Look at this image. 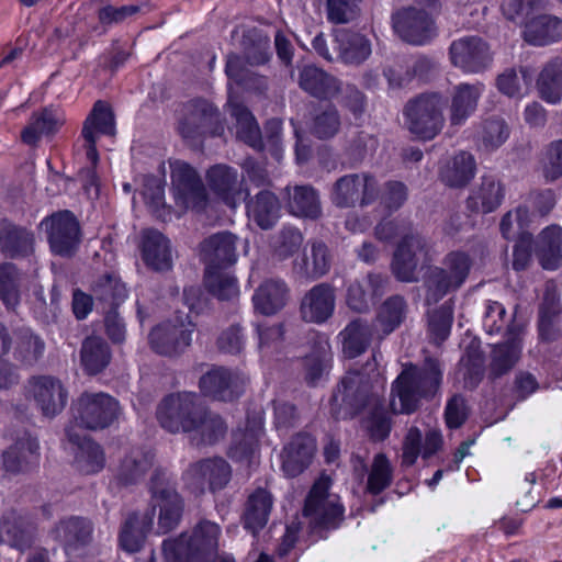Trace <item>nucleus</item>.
<instances>
[{
  "label": "nucleus",
  "mask_w": 562,
  "mask_h": 562,
  "mask_svg": "<svg viewBox=\"0 0 562 562\" xmlns=\"http://www.w3.org/2000/svg\"><path fill=\"white\" fill-rule=\"evenodd\" d=\"M442 382V369L439 360L426 358L418 366L403 364V369L391 386L390 407L394 414L416 412L422 400L437 395Z\"/></svg>",
  "instance_id": "1"
},
{
  "label": "nucleus",
  "mask_w": 562,
  "mask_h": 562,
  "mask_svg": "<svg viewBox=\"0 0 562 562\" xmlns=\"http://www.w3.org/2000/svg\"><path fill=\"white\" fill-rule=\"evenodd\" d=\"M220 527L209 520L201 521L192 536L182 533L179 538L162 543L166 562H214L217 557Z\"/></svg>",
  "instance_id": "2"
},
{
  "label": "nucleus",
  "mask_w": 562,
  "mask_h": 562,
  "mask_svg": "<svg viewBox=\"0 0 562 562\" xmlns=\"http://www.w3.org/2000/svg\"><path fill=\"white\" fill-rule=\"evenodd\" d=\"M434 255L431 240L416 229H408L395 246L391 271L401 282H417L420 271L432 262Z\"/></svg>",
  "instance_id": "3"
},
{
  "label": "nucleus",
  "mask_w": 562,
  "mask_h": 562,
  "mask_svg": "<svg viewBox=\"0 0 562 562\" xmlns=\"http://www.w3.org/2000/svg\"><path fill=\"white\" fill-rule=\"evenodd\" d=\"M471 268L472 259L467 252H448L441 266L430 267L425 277L426 303L436 304L447 294L458 291L469 278Z\"/></svg>",
  "instance_id": "4"
},
{
  "label": "nucleus",
  "mask_w": 562,
  "mask_h": 562,
  "mask_svg": "<svg viewBox=\"0 0 562 562\" xmlns=\"http://www.w3.org/2000/svg\"><path fill=\"white\" fill-rule=\"evenodd\" d=\"M76 426L87 430H103L116 423L122 414L120 402L104 392H83L74 403Z\"/></svg>",
  "instance_id": "5"
},
{
  "label": "nucleus",
  "mask_w": 562,
  "mask_h": 562,
  "mask_svg": "<svg viewBox=\"0 0 562 562\" xmlns=\"http://www.w3.org/2000/svg\"><path fill=\"white\" fill-rule=\"evenodd\" d=\"M330 477L322 475L312 486L303 509L312 528H337L344 518L339 497L329 493Z\"/></svg>",
  "instance_id": "6"
},
{
  "label": "nucleus",
  "mask_w": 562,
  "mask_h": 562,
  "mask_svg": "<svg viewBox=\"0 0 562 562\" xmlns=\"http://www.w3.org/2000/svg\"><path fill=\"white\" fill-rule=\"evenodd\" d=\"M198 394L179 392L166 396L157 407V418L169 432H189L203 409Z\"/></svg>",
  "instance_id": "7"
},
{
  "label": "nucleus",
  "mask_w": 562,
  "mask_h": 562,
  "mask_svg": "<svg viewBox=\"0 0 562 562\" xmlns=\"http://www.w3.org/2000/svg\"><path fill=\"white\" fill-rule=\"evenodd\" d=\"M232 467L222 457H209L191 462L182 473V481L190 492L201 495L206 490L216 493L232 480Z\"/></svg>",
  "instance_id": "8"
},
{
  "label": "nucleus",
  "mask_w": 562,
  "mask_h": 562,
  "mask_svg": "<svg viewBox=\"0 0 562 562\" xmlns=\"http://www.w3.org/2000/svg\"><path fill=\"white\" fill-rule=\"evenodd\" d=\"M441 95L425 93L409 100L404 108L408 130L423 138H434L443 126Z\"/></svg>",
  "instance_id": "9"
},
{
  "label": "nucleus",
  "mask_w": 562,
  "mask_h": 562,
  "mask_svg": "<svg viewBox=\"0 0 562 562\" xmlns=\"http://www.w3.org/2000/svg\"><path fill=\"white\" fill-rule=\"evenodd\" d=\"M379 182L369 172L348 173L339 177L330 191L331 203L339 209L367 206L379 195Z\"/></svg>",
  "instance_id": "10"
},
{
  "label": "nucleus",
  "mask_w": 562,
  "mask_h": 562,
  "mask_svg": "<svg viewBox=\"0 0 562 562\" xmlns=\"http://www.w3.org/2000/svg\"><path fill=\"white\" fill-rule=\"evenodd\" d=\"M44 227L50 251L60 257H72L81 241L82 231L78 218L68 210L58 211L45 217Z\"/></svg>",
  "instance_id": "11"
},
{
  "label": "nucleus",
  "mask_w": 562,
  "mask_h": 562,
  "mask_svg": "<svg viewBox=\"0 0 562 562\" xmlns=\"http://www.w3.org/2000/svg\"><path fill=\"white\" fill-rule=\"evenodd\" d=\"M220 122L218 110L206 100H191L180 108L177 132L187 142H194L206 134L215 135Z\"/></svg>",
  "instance_id": "12"
},
{
  "label": "nucleus",
  "mask_w": 562,
  "mask_h": 562,
  "mask_svg": "<svg viewBox=\"0 0 562 562\" xmlns=\"http://www.w3.org/2000/svg\"><path fill=\"white\" fill-rule=\"evenodd\" d=\"M171 190L175 202L184 210H204L207 193L196 170L183 160H170Z\"/></svg>",
  "instance_id": "13"
},
{
  "label": "nucleus",
  "mask_w": 562,
  "mask_h": 562,
  "mask_svg": "<svg viewBox=\"0 0 562 562\" xmlns=\"http://www.w3.org/2000/svg\"><path fill=\"white\" fill-rule=\"evenodd\" d=\"M25 396L33 400L41 413L48 418L60 414L67 405L68 391L56 376L32 375L24 385Z\"/></svg>",
  "instance_id": "14"
},
{
  "label": "nucleus",
  "mask_w": 562,
  "mask_h": 562,
  "mask_svg": "<svg viewBox=\"0 0 562 562\" xmlns=\"http://www.w3.org/2000/svg\"><path fill=\"white\" fill-rule=\"evenodd\" d=\"M450 61L467 74H480L493 61L490 45L479 36H463L454 40L449 47Z\"/></svg>",
  "instance_id": "15"
},
{
  "label": "nucleus",
  "mask_w": 562,
  "mask_h": 562,
  "mask_svg": "<svg viewBox=\"0 0 562 562\" xmlns=\"http://www.w3.org/2000/svg\"><path fill=\"white\" fill-rule=\"evenodd\" d=\"M394 32L406 43L424 45L436 35L435 22L424 10L407 7L392 14Z\"/></svg>",
  "instance_id": "16"
},
{
  "label": "nucleus",
  "mask_w": 562,
  "mask_h": 562,
  "mask_svg": "<svg viewBox=\"0 0 562 562\" xmlns=\"http://www.w3.org/2000/svg\"><path fill=\"white\" fill-rule=\"evenodd\" d=\"M193 325L183 323H162L151 329L149 344L158 355L176 357L186 351L192 341Z\"/></svg>",
  "instance_id": "17"
},
{
  "label": "nucleus",
  "mask_w": 562,
  "mask_h": 562,
  "mask_svg": "<svg viewBox=\"0 0 562 562\" xmlns=\"http://www.w3.org/2000/svg\"><path fill=\"white\" fill-rule=\"evenodd\" d=\"M336 290L328 282L312 286L302 297L300 314L304 322L311 324L326 323L335 312Z\"/></svg>",
  "instance_id": "18"
},
{
  "label": "nucleus",
  "mask_w": 562,
  "mask_h": 562,
  "mask_svg": "<svg viewBox=\"0 0 562 562\" xmlns=\"http://www.w3.org/2000/svg\"><path fill=\"white\" fill-rule=\"evenodd\" d=\"M370 394L369 378L359 371H350L342 378L333 395V402L344 405L345 414L352 417L367 406Z\"/></svg>",
  "instance_id": "19"
},
{
  "label": "nucleus",
  "mask_w": 562,
  "mask_h": 562,
  "mask_svg": "<svg viewBox=\"0 0 562 562\" xmlns=\"http://www.w3.org/2000/svg\"><path fill=\"white\" fill-rule=\"evenodd\" d=\"M210 190L227 206L236 207L243 196V178L237 169L225 164L210 167L205 175Z\"/></svg>",
  "instance_id": "20"
},
{
  "label": "nucleus",
  "mask_w": 562,
  "mask_h": 562,
  "mask_svg": "<svg viewBox=\"0 0 562 562\" xmlns=\"http://www.w3.org/2000/svg\"><path fill=\"white\" fill-rule=\"evenodd\" d=\"M155 454L145 448H132L120 460L114 479L122 486L137 485L154 469Z\"/></svg>",
  "instance_id": "21"
},
{
  "label": "nucleus",
  "mask_w": 562,
  "mask_h": 562,
  "mask_svg": "<svg viewBox=\"0 0 562 562\" xmlns=\"http://www.w3.org/2000/svg\"><path fill=\"white\" fill-rule=\"evenodd\" d=\"M202 394L217 401L229 402L237 398L241 392L239 376L223 367H213L199 381Z\"/></svg>",
  "instance_id": "22"
},
{
  "label": "nucleus",
  "mask_w": 562,
  "mask_h": 562,
  "mask_svg": "<svg viewBox=\"0 0 562 562\" xmlns=\"http://www.w3.org/2000/svg\"><path fill=\"white\" fill-rule=\"evenodd\" d=\"M93 524L90 519L80 516H70L60 519L52 530L65 551L70 554L89 546L92 541Z\"/></svg>",
  "instance_id": "23"
},
{
  "label": "nucleus",
  "mask_w": 562,
  "mask_h": 562,
  "mask_svg": "<svg viewBox=\"0 0 562 562\" xmlns=\"http://www.w3.org/2000/svg\"><path fill=\"white\" fill-rule=\"evenodd\" d=\"M236 243L237 236L226 231L205 238L200 244V256L207 270L234 265L237 260Z\"/></svg>",
  "instance_id": "24"
},
{
  "label": "nucleus",
  "mask_w": 562,
  "mask_h": 562,
  "mask_svg": "<svg viewBox=\"0 0 562 562\" xmlns=\"http://www.w3.org/2000/svg\"><path fill=\"white\" fill-rule=\"evenodd\" d=\"M408 303L401 294L385 299L376 308L373 319L375 337L379 341L395 331L407 318Z\"/></svg>",
  "instance_id": "25"
},
{
  "label": "nucleus",
  "mask_w": 562,
  "mask_h": 562,
  "mask_svg": "<svg viewBox=\"0 0 562 562\" xmlns=\"http://www.w3.org/2000/svg\"><path fill=\"white\" fill-rule=\"evenodd\" d=\"M299 87L318 100H331L337 97L340 80L324 69L308 64L299 68Z\"/></svg>",
  "instance_id": "26"
},
{
  "label": "nucleus",
  "mask_w": 562,
  "mask_h": 562,
  "mask_svg": "<svg viewBox=\"0 0 562 562\" xmlns=\"http://www.w3.org/2000/svg\"><path fill=\"white\" fill-rule=\"evenodd\" d=\"M38 442L31 436L19 438L2 454V468L10 474H23L38 464Z\"/></svg>",
  "instance_id": "27"
},
{
  "label": "nucleus",
  "mask_w": 562,
  "mask_h": 562,
  "mask_svg": "<svg viewBox=\"0 0 562 562\" xmlns=\"http://www.w3.org/2000/svg\"><path fill=\"white\" fill-rule=\"evenodd\" d=\"M34 531L33 524L14 509L0 517V542L11 548L20 551L29 549L33 543Z\"/></svg>",
  "instance_id": "28"
},
{
  "label": "nucleus",
  "mask_w": 562,
  "mask_h": 562,
  "mask_svg": "<svg viewBox=\"0 0 562 562\" xmlns=\"http://www.w3.org/2000/svg\"><path fill=\"white\" fill-rule=\"evenodd\" d=\"M61 111L53 105L32 113L27 125L21 132V139L29 146H36L42 136H53L65 124Z\"/></svg>",
  "instance_id": "29"
},
{
  "label": "nucleus",
  "mask_w": 562,
  "mask_h": 562,
  "mask_svg": "<svg viewBox=\"0 0 562 562\" xmlns=\"http://www.w3.org/2000/svg\"><path fill=\"white\" fill-rule=\"evenodd\" d=\"M374 336V327L367 319L357 317L350 321L338 334L344 357L355 359L363 355L369 349Z\"/></svg>",
  "instance_id": "30"
},
{
  "label": "nucleus",
  "mask_w": 562,
  "mask_h": 562,
  "mask_svg": "<svg viewBox=\"0 0 562 562\" xmlns=\"http://www.w3.org/2000/svg\"><path fill=\"white\" fill-rule=\"evenodd\" d=\"M316 446L312 437L303 434L294 436L281 452L282 470L285 475L295 477L310 465Z\"/></svg>",
  "instance_id": "31"
},
{
  "label": "nucleus",
  "mask_w": 562,
  "mask_h": 562,
  "mask_svg": "<svg viewBox=\"0 0 562 562\" xmlns=\"http://www.w3.org/2000/svg\"><path fill=\"white\" fill-rule=\"evenodd\" d=\"M521 331V325L510 324L507 341L493 348L488 373L491 379H498L508 373L518 361L521 349L519 339Z\"/></svg>",
  "instance_id": "32"
},
{
  "label": "nucleus",
  "mask_w": 562,
  "mask_h": 562,
  "mask_svg": "<svg viewBox=\"0 0 562 562\" xmlns=\"http://www.w3.org/2000/svg\"><path fill=\"white\" fill-rule=\"evenodd\" d=\"M504 198V184L493 176H483L467 199V206L472 212L487 214L497 210Z\"/></svg>",
  "instance_id": "33"
},
{
  "label": "nucleus",
  "mask_w": 562,
  "mask_h": 562,
  "mask_svg": "<svg viewBox=\"0 0 562 562\" xmlns=\"http://www.w3.org/2000/svg\"><path fill=\"white\" fill-rule=\"evenodd\" d=\"M140 254L147 267L155 271H167L172 267L169 240L156 229L142 233Z\"/></svg>",
  "instance_id": "34"
},
{
  "label": "nucleus",
  "mask_w": 562,
  "mask_h": 562,
  "mask_svg": "<svg viewBox=\"0 0 562 562\" xmlns=\"http://www.w3.org/2000/svg\"><path fill=\"white\" fill-rule=\"evenodd\" d=\"M331 256L328 247L321 240L311 244L310 252L293 261V272L304 280H317L330 270Z\"/></svg>",
  "instance_id": "35"
},
{
  "label": "nucleus",
  "mask_w": 562,
  "mask_h": 562,
  "mask_svg": "<svg viewBox=\"0 0 562 562\" xmlns=\"http://www.w3.org/2000/svg\"><path fill=\"white\" fill-rule=\"evenodd\" d=\"M194 424V429L188 434L190 435L191 445L198 448L215 445L227 432V425L223 418L205 407H203Z\"/></svg>",
  "instance_id": "36"
},
{
  "label": "nucleus",
  "mask_w": 562,
  "mask_h": 562,
  "mask_svg": "<svg viewBox=\"0 0 562 562\" xmlns=\"http://www.w3.org/2000/svg\"><path fill=\"white\" fill-rule=\"evenodd\" d=\"M483 91L482 83H460L454 87L449 108V121L453 126L462 125L475 111Z\"/></svg>",
  "instance_id": "37"
},
{
  "label": "nucleus",
  "mask_w": 562,
  "mask_h": 562,
  "mask_svg": "<svg viewBox=\"0 0 562 562\" xmlns=\"http://www.w3.org/2000/svg\"><path fill=\"white\" fill-rule=\"evenodd\" d=\"M285 209L294 216L317 218L322 214L317 191L311 186H288L284 189Z\"/></svg>",
  "instance_id": "38"
},
{
  "label": "nucleus",
  "mask_w": 562,
  "mask_h": 562,
  "mask_svg": "<svg viewBox=\"0 0 562 562\" xmlns=\"http://www.w3.org/2000/svg\"><path fill=\"white\" fill-rule=\"evenodd\" d=\"M338 57L348 65H360L371 55V43L362 34L349 30L335 32Z\"/></svg>",
  "instance_id": "39"
},
{
  "label": "nucleus",
  "mask_w": 562,
  "mask_h": 562,
  "mask_svg": "<svg viewBox=\"0 0 562 562\" xmlns=\"http://www.w3.org/2000/svg\"><path fill=\"white\" fill-rule=\"evenodd\" d=\"M34 248V235L29 229L16 226L8 220L0 221V249L14 258L27 256Z\"/></svg>",
  "instance_id": "40"
},
{
  "label": "nucleus",
  "mask_w": 562,
  "mask_h": 562,
  "mask_svg": "<svg viewBox=\"0 0 562 562\" xmlns=\"http://www.w3.org/2000/svg\"><path fill=\"white\" fill-rule=\"evenodd\" d=\"M228 109L235 120L236 137L255 149H263L262 135L252 113L243 103L232 99Z\"/></svg>",
  "instance_id": "41"
},
{
  "label": "nucleus",
  "mask_w": 562,
  "mask_h": 562,
  "mask_svg": "<svg viewBox=\"0 0 562 562\" xmlns=\"http://www.w3.org/2000/svg\"><path fill=\"white\" fill-rule=\"evenodd\" d=\"M474 157L467 151H460L448 159L439 170L440 180L451 188L467 186L475 173Z\"/></svg>",
  "instance_id": "42"
},
{
  "label": "nucleus",
  "mask_w": 562,
  "mask_h": 562,
  "mask_svg": "<svg viewBox=\"0 0 562 562\" xmlns=\"http://www.w3.org/2000/svg\"><path fill=\"white\" fill-rule=\"evenodd\" d=\"M273 498L270 492L262 487L255 490L246 502L244 512V526L256 535L268 522L272 509Z\"/></svg>",
  "instance_id": "43"
},
{
  "label": "nucleus",
  "mask_w": 562,
  "mask_h": 562,
  "mask_svg": "<svg viewBox=\"0 0 562 562\" xmlns=\"http://www.w3.org/2000/svg\"><path fill=\"white\" fill-rule=\"evenodd\" d=\"M157 498L151 499L153 507L149 510L159 508L158 529L167 533L175 529L182 517L184 501L177 491L158 492Z\"/></svg>",
  "instance_id": "44"
},
{
  "label": "nucleus",
  "mask_w": 562,
  "mask_h": 562,
  "mask_svg": "<svg viewBox=\"0 0 562 562\" xmlns=\"http://www.w3.org/2000/svg\"><path fill=\"white\" fill-rule=\"evenodd\" d=\"M288 294L289 289L283 281L266 280L258 286L252 296L255 310L262 315H272L285 305Z\"/></svg>",
  "instance_id": "45"
},
{
  "label": "nucleus",
  "mask_w": 562,
  "mask_h": 562,
  "mask_svg": "<svg viewBox=\"0 0 562 562\" xmlns=\"http://www.w3.org/2000/svg\"><path fill=\"white\" fill-rule=\"evenodd\" d=\"M154 524V510H147L142 515L132 513L126 518L121 533L120 542L122 548L128 552L138 551L146 538L147 532Z\"/></svg>",
  "instance_id": "46"
},
{
  "label": "nucleus",
  "mask_w": 562,
  "mask_h": 562,
  "mask_svg": "<svg viewBox=\"0 0 562 562\" xmlns=\"http://www.w3.org/2000/svg\"><path fill=\"white\" fill-rule=\"evenodd\" d=\"M279 199L269 190H261L247 203L248 216L261 229L272 228L279 218Z\"/></svg>",
  "instance_id": "47"
},
{
  "label": "nucleus",
  "mask_w": 562,
  "mask_h": 562,
  "mask_svg": "<svg viewBox=\"0 0 562 562\" xmlns=\"http://www.w3.org/2000/svg\"><path fill=\"white\" fill-rule=\"evenodd\" d=\"M112 352L108 342L99 336L87 337L81 345L80 361L89 375L101 373L111 362Z\"/></svg>",
  "instance_id": "48"
},
{
  "label": "nucleus",
  "mask_w": 562,
  "mask_h": 562,
  "mask_svg": "<svg viewBox=\"0 0 562 562\" xmlns=\"http://www.w3.org/2000/svg\"><path fill=\"white\" fill-rule=\"evenodd\" d=\"M524 38L532 45H547L562 37V21L553 15H538L525 23Z\"/></svg>",
  "instance_id": "49"
},
{
  "label": "nucleus",
  "mask_w": 562,
  "mask_h": 562,
  "mask_svg": "<svg viewBox=\"0 0 562 562\" xmlns=\"http://www.w3.org/2000/svg\"><path fill=\"white\" fill-rule=\"evenodd\" d=\"M66 435L68 440L77 445L80 449L77 460L81 471L95 473L103 469L105 458L100 445L92 440H82L81 436L76 431L75 426L66 427Z\"/></svg>",
  "instance_id": "50"
},
{
  "label": "nucleus",
  "mask_w": 562,
  "mask_h": 562,
  "mask_svg": "<svg viewBox=\"0 0 562 562\" xmlns=\"http://www.w3.org/2000/svg\"><path fill=\"white\" fill-rule=\"evenodd\" d=\"M98 133L114 136L115 135V116L105 101L98 100L83 122L82 137L92 140V135Z\"/></svg>",
  "instance_id": "51"
},
{
  "label": "nucleus",
  "mask_w": 562,
  "mask_h": 562,
  "mask_svg": "<svg viewBox=\"0 0 562 562\" xmlns=\"http://www.w3.org/2000/svg\"><path fill=\"white\" fill-rule=\"evenodd\" d=\"M538 255L544 269L558 268L562 260V228L560 226L551 225L540 233Z\"/></svg>",
  "instance_id": "52"
},
{
  "label": "nucleus",
  "mask_w": 562,
  "mask_h": 562,
  "mask_svg": "<svg viewBox=\"0 0 562 562\" xmlns=\"http://www.w3.org/2000/svg\"><path fill=\"white\" fill-rule=\"evenodd\" d=\"M92 296L111 308H115L125 297L126 289L120 278L111 272L98 277L91 284Z\"/></svg>",
  "instance_id": "53"
},
{
  "label": "nucleus",
  "mask_w": 562,
  "mask_h": 562,
  "mask_svg": "<svg viewBox=\"0 0 562 562\" xmlns=\"http://www.w3.org/2000/svg\"><path fill=\"white\" fill-rule=\"evenodd\" d=\"M540 98L548 103L557 104L562 99V61L548 64L538 80Z\"/></svg>",
  "instance_id": "54"
},
{
  "label": "nucleus",
  "mask_w": 562,
  "mask_h": 562,
  "mask_svg": "<svg viewBox=\"0 0 562 562\" xmlns=\"http://www.w3.org/2000/svg\"><path fill=\"white\" fill-rule=\"evenodd\" d=\"M45 351V342L38 336L29 330H22L16 340L14 356L22 367L35 366Z\"/></svg>",
  "instance_id": "55"
},
{
  "label": "nucleus",
  "mask_w": 562,
  "mask_h": 562,
  "mask_svg": "<svg viewBox=\"0 0 562 562\" xmlns=\"http://www.w3.org/2000/svg\"><path fill=\"white\" fill-rule=\"evenodd\" d=\"M509 136V128L501 117H490L482 122L477 133L479 147L492 151L501 147Z\"/></svg>",
  "instance_id": "56"
},
{
  "label": "nucleus",
  "mask_w": 562,
  "mask_h": 562,
  "mask_svg": "<svg viewBox=\"0 0 562 562\" xmlns=\"http://www.w3.org/2000/svg\"><path fill=\"white\" fill-rule=\"evenodd\" d=\"M304 236L301 231L293 226H284L273 237L272 252L279 260H285L295 255L302 247Z\"/></svg>",
  "instance_id": "57"
},
{
  "label": "nucleus",
  "mask_w": 562,
  "mask_h": 562,
  "mask_svg": "<svg viewBox=\"0 0 562 562\" xmlns=\"http://www.w3.org/2000/svg\"><path fill=\"white\" fill-rule=\"evenodd\" d=\"M20 280L21 274L14 265L3 263L0 266V299L10 310L15 308L19 303Z\"/></svg>",
  "instance_id": "58"
},
{
  "label": "nucleus",
  "mask_w": 562,
  "mask_h": 562,
  "mask_svg": "<svg viewBox=\"0 0 562 562\" xmlns=\"http://www.w3.org/2000/svg\"><path fill=\"white\" fill-rule=\"evenodd\" d=\"M205 286L207 290L222 301H232L238 297L239 289L237 279L228 273L213 272L206 270Z\"/></svg>",
  "instance_id": "59"
},
{
  "label": "nucleus",
  "mask_w": 562,
  "mask_h": 562,
  "mask_svg": "<svg viewBox=\"0 0 562 562\" xmlns=\"http://www.w3.org/2000/svg\"><path fill=\"white\" fill-rule=\"evenodd\" d=\"M393 480L392 465L384 453L374 456L370 473L368 475L367 491L373 495L387 488Z\"/></svg>",
  "instance_id": "60"
},
{
  "label": "nucleus",
  "mask_w": 562,
  "mask_h": 562,
  "mask_svg": "<svg viewBox=\"0 0 562 562\" xmlns=\"http://www.w3.org/2000/svg\"><path fill=\"white\" fill-rule=\"evenodd\" d=\"M559 296L555 285L547 283L543 301L539 307V335L540 337L552 338L550 329L553 328V318L559 314Z\"/></svg>",
  "instance_id": "61"
},
{
  "label": "nucleus",
  "mask_w": 562,
  "mask_h": 562,
  "mask_svg": "<svg viewBox=\"0 0 562 562\" xmlns=\"http://www.w3.org/2000/svg\"><path fill=\"white\" fill-rule=\"evenodd\" d=\"M340 125L338 110L334 105H327L314 115L311 133L319 139H329L339 132Z\"/></svg>",
  "instance_id": "62"
},
{
  "label": "nucleus",
  "mask_w": 562,
  "mask_h": 562,
  "mask_svg": "<svg viewBox=\"0 0 562 562\" xmlns=\"http://www.w3.org/2000/svg\"><path fill=\"white\" fill-rule=\"evenodd\" d=\"M548 2L549 0H504L501 9L508 21L522 24L531 14L543 10Z\"/></svg>",
  "instance_id": "63"
},
{
  "label": "nucleus",
  "mask_w": 562,
  "mask_h": 562,
  "mask_svg": "<svg viewBox=\"0 0 562 562\" xmlns=\"http://www.w3.org/2000/svg\"><path fill=\"white\" fill-rule=\"evenodd\" d=\"M530 82L531 76L526 68H520L519 71L508 68L496 79L498 90L509 98L522 97V89L527 88Z\"/></svg>",
  "instance_id": "64"
}]
</instances>
